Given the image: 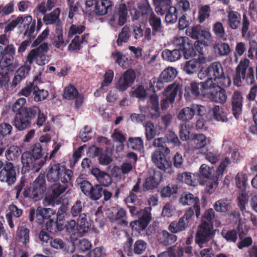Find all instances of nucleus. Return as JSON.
<instances>
[{
    "label": "nucleus",
    "instance_id": "nucleus-1",
    "mask_svg": "<svg viewBox=\"0 0 257 257\" xmlns=\"http://www.w3.org/2000/svg\"><path fill=\"white\" fill-rule=\"evenodd\" d=\"M214 217V211L212 209L207 210L202 217L201 223L198 227L195 237V242L200 247L204 246L215 234L213 228Z\"/></svg>",
    "mask_w": 257,
    "mask_h": 257
},
{
    "label": "nucleus",
    "instance_id": "nucleus-2",
    "mask_svg": "<svg viewBox=\"0 0 257 257\" xmlns=\"http://www.w3.org/2000/svg\"><path fill=\"white\" fill-rule=\"evenodd\" d=\"M153 145L156 148L152 155L153 163L160 170L171 174L173 172V169L171 163L165 158L170 152L169 148L166 147L165 139L163 138H157L154 140Z\"/></svg>",
    "mask_w": 257,
    "mask_h": 257
},
{
    "label": "nucleus",
    "instance_id": "nucleus-3",
    "mask_svg": "<svg viewBox=\"0 0 257 257\" xmlns=\"http://www.w3.org/2000/svg\"><path fill=\"white\" fill-rule=\"evenodd\" d=\"M42 156L40 144L34 145L31 151L24 152L21 157L23 171L29 172L35 170L38 172L45 163V159Z\"/></svg>",
    "mask_w": 257,
    "mask_h": 257
},
{
    "label": "nucleus",
    "instance_id": "nucleus-4",
    "mask_svg": "<svg viewBox=\"0 0 257 257\" xmlns=\"http://www.w3.org/2000/svg\"><path fill=\"white\" fill-rule=\"evenodd\" d=\"M203 93L209 99L216 102L224 103L227 96L224 89L216 85L211 79L205 80L202 83Z\"/></svg>",
    "mask_w": 257,
    "mask_h": 257
},
{
    "label": "nucleus",
    "instance_id": "nucleus-5",
    "mask_svg": "<svg viewBox=\"0 0 257 257\" xmlns=\"http://www.w3.org/2000/svg\"><path fill=\"white\" fill-rule=\"evenodd\" d=\"M177 75V70L172 67H168L160 74L159 77L153 78L150 81V86L153 91L161 89L164 83H168L175 79Z\"/></svg>",
    "mask_w": 257,
    "mask_h": 257
},
{
    "label": "nucleus",
    "instance_id": "nucleus-6",
    "mask_svg": "<svg viewBox=\"0 0 257 257\" xmlns=\"http://www.w3.org/2000/svg\"><path fill=\"white\" fill-rule=\"evenodd\" d=\"M48 50L47 43H44L38 48L32 50L27 56V63L30 65L35 62L39 65L46 64L49 61L48 57L46 55Z\"/></svg>",
    "mask_w": 257,
    "mask_h": 257
},
{
    "label": "nucleus",
    "instance_id": "nucleus-7",
    "mask_svg": "<svg viewBox=\"0 0 257 257\" xmlns=\"http://www.w3.org/2000/svg\"><path fill=\"white\" fill-rule=\"evenodd\" d=\"M127 7L124 4H121L118 8V12L109 15L107 18V23L111 27L116 29L123 25L126 21Z\"/></svg>",
    "mask_w": 257,
    "mask_h": 257
},
{
    "label": "nucleus",
    "instance_id": "nucleus-8",
    "mask_svg": "<svg viewBox=\"0 0 257 257\" xmlns=\"http://www.w3.org/2000/svg\"><path fill=\"white\" fill-rule=\"evenodd\" d=\"M204 112V106L197 104H192L181 109L177 117L179 120L183 121H188L191 120L195 114L201 116Z\"/></svg>",
    "mask_w": 257,
    "mask_h": 257
},
{
    "label": "nucleus",
    "instance_id": "nucleus-9",
    "mask_svg": "<svg viewBox=\"0 0 257 257\" xmlns=\"http://www.w3.org/2000/svg\"><path fill=\"white\" fill-rule=\"evenodd\" d=\"M180 89L181 85L177 83H173L169 85L165 89L163 93L164 98L161 100L162 109H167L174 102L175 98Z\"/></svg>",
    "mask_w": 257,
    "mask_h": 257
},
{
    "label": "nucleus",
    "instance_id": "nucleus-10",
    "mask_svg": "<svg viewBox=\"0 0 257 257\" xmlns=\"http://www.w3.org/2000/svg\"><path fill=\"white\" fill-rule=\"evenodd\" d=\"M193 214V209L192 208H189L178 221H173L170 224L169 230L172 233H177L184 230Z\"/></svg>",
    "mask_w": 257,
    "mask_h": 257
},
{
    "label": "nucleus",
    "instance_id": "nucleus-11",
    "mask_svg": "<svg viewBox=\"0 0 257 257\" xmlns=\"http://www.w3.org/2000/svg\"><path fill=\"white\" fill-rule=\"evenodd\" d=\"M135 78V72L132 69L128 70L121 75L115 87L119 91H124L134 83Z\"/></svg>",
    "mask_w": 257,
    "mask_h": 257
},
{
    "label": "nucleus",
    "instance_id": "nucleus-12",
    "mask_svg": "<svg viewBox=\"0 0 257 257\" xmlns=\"http://www.w3.org/2000/svg\"><path fill=\"white\" fill-rule=\"evenodd\" d=\"M26 103V99L25 98L21 97L18 99L12 106L13 111L16 113L21 115L29 116L33 112L37 113L39 112V108L37 106H33L31 107H25Z\"/></svg>",
    "mask_w": 257,
    "mask_h": 257
},
{
    "label": "nucleus",
    "instance_id": "nucleus-13",
    "mask_svg": "<svg viewBox=\"0 0 257 257\" xmlns=\"http://www.w3.org/2000/svg\"><path fill=\"white\" fill-rule=\"evenodd\" d=\"M179 202L184 206H192L195 211V215L198 218L200 215V206L199 198L190 193H183Z\"/></svg>",
    "mask_w": 257,
    "mask_h": 257
},
{
    "label": "nucleus",
    "instance_id": "nucleus-14",
    "mask_svg": "<svg viewBox=\"0 0 257 257\" xmlns=\"http://www.w3.org/2000/svg\"><path fill=\"white\" fill-rule=\"evenodd\" d=\"M67 188V184L61 185L59 183L53 184L51 186V194L45 197L43 202L44 205L46 206L54 204L55 199L65 192Z\"/></svg>",
    "mask_w": 257,
    "mask_h": 257
},
{
    "label": "nucleus",
    "instance_id": "nucleus-15",
    "mask_svg": "<svg viewBox=\"0 0 257 257\" xmlns=\"http://www.w3.org/2000/svg\"><path fill=\"white\" fill-rule=\"evenodd\" d=\"M16 180V173L11 163L5 166L0 172V181L6 182L9 185L14 183Z\"/></svg>",
    "mask_w": 257,
    "mask_h": 257
},
{
    "label": "nucleus",
    "instance_id": "nucleus-16",
    "mask_svg": "<svg viewBox=\"0 0 257 257\" xmlns=\"http://www.w3.org/2000/svg\"><path fill=\"white\" fill-rule=\"evenodd\" d=\"M46 190L45 180L43 176H39L34 182L32 189V199L37 200L42 197Z\"/></svg>",
    "mask_w": 257,
    "mask_h": 257
},
{
    "label": "nucleus",
    "instance_id": "nucleus-17",
    "mask_svg": "<svg viewBox=\"0 0 257 257\" xmlns=\"http://www.w3.org/2000/svg\"><path fill=\"white\" fill-rule=\"evenodd\" d=\"M206 72L208 73V78L206 80L211 79L212 82H215L217 79L222 76L223 70L220 63L215 62L211 63L206 69Z\"/></svg>",
    "mask_w": 257,
    "mask_h": 257
},
{
    "label": "nucleus",
    "instance_id": "nucleus-18",
    "mask_svg": "<svg viewBox=\"0 0 257 257\" xmlns=\"http://www.w3.org/2000/svg\"><path fill=\"white\" fill-rule=\"evenodd\" d=\"M130 13L133 20L138 19L141 15L143 19L148 20L154 15L150 6L147 4L140 6L139 11L135 8L130 10Z\"/></svg>",
    "mask_w": 257,
    "mask_h": 257
},
{
    "label": "nucleus",
    "instance_id": "nucleus-19",
    "mask_svg": "<svg viewBox=\"0 0 257 257\" xmlns=\"http://www.w3.org/2000/svg\"><path fill=\"white\" fill-rule=\"evenodd\" d=\"M37 113H32L29 116L16 113L14 119V125L20 131L26 128L31 123L30 120L34 117Z\"/></svg>",
    "mask_w": 257,
    "mask_h": 257
},
{
    "label": "nucleus",
    "instance_id": "nucleus-20",
    "mask_svg": "<svg viewBox=\"0 0 257 257\" xmlns=\"http://www.w3.org/2000/svg\"><path fill=\"white\" fill-rule=\"evenodd\" d=\"M208 141L209 139L204 134H195L191 139L190 149L192 151L201 150L206 146Z\"/></svg>",
    "mask_w": 257,
    "mask_h": 257
},
{
    "label": "nucleus",
    "instance_id": "nucleus-21",
    "mask_svg": "<svg viewBox=\"0 0 257 257\" xmlns=\"http://www.w3.org/2000/svg\"><path fill=\"white\" fill-rule=\"evenodd\" d=\"M162 180V174L159 171H154L148 176L144 184V187L147 190L157 187Z\"/></svg>",
    "mask_w": 257,
    "mask_h": 257
},
{
    "label": "nucleus",
    "instance_id": "nucleus-22",
    "mask_svg": "<svg viewBox=\"0 0 257 257\" xmlns=\"http://www.w3.org/2000/svg\"><path fill=\"white\" fill-rule=\"evenodd\" d=\"M91 174L102 185L105 187L108 186L112 182L111 178L108 174L97 168L92 169Z\"/></svg>",
    "mask_w": 257,
    "mask_h": 257
},
{
    "label": "nucleus",
    "instance_id": "nucleus-23",
    "mask_svg": "<svg viewBox=\"0 0 257 257\" xmlns=\"http://www.w3.org/2000/svg\"><path fill=\"white\" fill-rule=\"evenodd\" d=\"M19 66L17 61H14L13 57L3 56L0 60V68L3 71H13Z\"/></svg>",
    "mask_w": 257,
    "mask_h": 257
},
{
    "label": "nucleus",
    "instance_id": "nucleus-24",
    "mask_svg": "<svg viewBox=\"0 0 257 257\" xmlns=\"http://www.w3.org/2000/svg\"><path fill=\"white\" fill-rule=\"evenodd\" d=\"M183 71L188 75H192L196 73L199 70V63L195 58L186 61L181 65Z\"/></svg>",
    "mask_w": 257,
    "mask_h": 257
},
{
    "label": "nucleus",
    "instance_id": "nucleus-25",
    "mask_svg": "<svg viewBox=\"0 0 257 257\" xmlns=\"http://www.w3.org/2000/svg\"><path fill=\"white\" fill-rule=\"evenodd\" d=\"M212 35L209 29L203 28L201 35L198 41H196L195 44L196 49L199 51L198 48L199 45L206 47L209 46L211 43Z\"/></svg>",
    "mask_w": 257,
    "mask_h": 257
},
{
    "label": "nucleus",
    "instance_id": "nucleus-26",
    "mask_svg": "<svg viewBox=\"0 0 257 257\" xmlns=\"http://www.w3.org/2000/svg\"><path fill=\"white\" fill-rule=\"evenodd\" d=\"M232 108L235 117L236 119L239 118L241 113V94L239 91H235L232 96Z\"/></svg>",
    "mask_w": 257,
    "mask_h": 257
},
{
    "label": "nucleus",
    "instance_id": "nucleus-27",
    "mask_svg": "<svg viewBox=\"0 0 257 257\" xmlns=\"http://www.w3.org/2000/svg\"><path fill=\"white\" fill-rule=\"evenodd\" d=\"M8 211L6 214V218L9 225L11 228H13L14 227V224L12 219V216L19 217L22 214L23 211L17 206L12 204L9 206Z\"/></svg>",
    "mask_w": 257,
    "mask_h": 257
},
{
    "label": "nucleus",
    "instance_id": "nucleus-28",
    "mask_svg": "<svg viewBox=\"0 0 257 257\" xmlns=\"http://www.w3.org/2000/svg\"><path fill=\"white\" fill-rule=\"evenodd\" d=\"M112 6V3L110 0H98L95 5V13L98 15H104Z\"/></svg>",
    "mask_w": 257,
    "mask_h": 257
},
{
    "label": "nucleus",
    "instance_id": "nucleus-29",
    "mask_svg": "<svg viewBox=\"0 0 257 257\" xmlns=\"http://www.w3.org/2000/svg\"><path fill=\"white\" fill-rule=\"evenodd\" d=\"M158 240L160 243L164 245H168L174 243L177 240L175 235L163 230L158 233Z\"/></svg>",
    "mask_w": 257,
    "mask_h": 257
},
{
    "label": "nucleus",
    "instance_id": "nucleus-30",
    "mask_svg": "<svg viewBox=\"0 0 257 257\" xmlns=\"http://www.w3.org/2000/svg\"><path fill=\"white\" fill-rule=\"evenodd\" d=\"M60 164H51L48 168L47 174V178L48 181L51 182H56L59 181V175L60 168Z\"/></svg>",
    "mask_w": 257,
    "mask_h": 257
},
{
    "label": "nucleus",
    "instance_id": "nucleus-31",
    "mask_svg": "<svg viewBox=\"0 0 257 257\" xmlns=\"http://www.w3.org/2000/svg\"><path fill=\"white\" fill-rule=\"evenodd\" d=\"M54 213V211L51 208L38 207L36 210V217L38 218L39 223L42 224L45 220L50 219V217Z\"/></svg>",
    "mask_w": 257,
    "mask_h": 257
},
{
    "label": "nucleus",
    "instance_id": "nucleus-32",
    "mask_svg": "<svg viewBox=\"0 0 257 257\" xmlns=\"http://www.w3.org/2000/svg\"><path fill=\"white\" fill-rule=\"evenodd\" d=\"M89 223L87 220L86 215L85 213L80 215L77 223L78 236H81L86 233L88 229Z\"/></svg>",
    "mask_w": 257,
    "mask_h": 257
},
{
    "label": "nucleus",
    "instance_id": "nucleus-33",
    "mask_svg": "<svg viewBox=\"0 0 257 257\" xmlns=\"http://www.w3.org/2000/svg\"><path fill=\"white\" fill-rule=\"evenodd\" d=\"M150 25L153 29V35L159 36L163 32L161 19L155 14L148 19Z\"/></svg>",
    "mask_w": 257,
    "mask_h": 257
},
{
    "label": "nucleus",
    "instance_id": "nucleus-34",
    "mask_svg": "<svg viewBox=\"0 0 257 257\" xmlns=\"http://www.w3.org/2000/svg\"><path fill=\"white\" fill-rule=\"evenodd\" d=\"M182 55V51L179 49L170 50L166 49L162 52L163 58L170 62H175L180 59Z\"/></svg>",
    "mask_w": 257,
    "mask_h": 257
},
{
    "label": "nucleus",
    "instance_id": "nucleus-35",
    "mask_svg": "<svg viewBox=\"0 0 257 257\" xmlns=\"http://www.w3.org/2000/svg\"><path fill=\"white\" fill-rule=\"evenodd\" d=\"M141 113H144V116H150L152 118H156L160 115L159 106H142L139 105Z\"/></svg>",
    "mask_w": 257,
    "mask_h": 257
},
{
    "label": "nucleus",
    "instance_id": "nucleus-36",
    "mask_svg": "<svg viewBox=\"0 0 257 257\" xmlns=\"http://www.w3.org/2000/svg\"><path fill=\"white\" fill-rule=\"evenodd\" d=\"M127 146L132 150L141 151L144 149V142L141 137H131L127 141Z\"/></svg>",
    "mask_w": 257,
    "mask_h": 257
},
{
    "label": "nucleus",
    "instance_id": "nucleus-37",
    "mask_svg": "<svg viewBox=\"0 0 257 257\" xmlns=\"http://www.w3.org/2000/svg\"><path fill=\"white\" fill-rule=\"evenodd\" d=\"M59 175V181L63 184H67L71 180L73 175V172L71 170L67 169L64 166L60 165Z\"/></svg>",
    "mask_w": 257,
    "mask_h": 257
},
{
    "label": "nucleus",
    "instance_id": "nucleus-38",
    "mask_svg": "<svg viewBox=\"0 0 257 257\" xmlns=\"http://www.w3.org/2000/svg\"><path fill=\"white\" fill-rule=\"evenodd\" d=\"M68 42L63 38V34L61 31L58 32L56 35L54 37L52 44L56 48L63 50L66 47Z\"/></svg>",
    "mask_w": 257,
    "mask_h": 257
},
{
    "label": "nucleus",
    "instance_id": "nucleus-39",
    "mask_svg": "<svg viewBox=\"0 0 257 257\" xmlns=\"http://www.w3.org/2000/svg\"><path fill=\"white\" fill-rule=\"evenodd\" d=\"M87 37L88 35L81 36H76L69 44L68 50L70 51H74L79 50L81 48V45Z\"/></svg>",
    "mask_w": 257,
    "mask_h": 257
},
{
    "label": "nucleus",
    "instance_id": "nucleus-40",
    "mask_svg": "<svg viewBox=\"0 0 257 257\" xmlns=\"http://www.w3.org/2000/svg\"><path fill=\"white\" fill-rule=\"evenodd\" d=\"M125 215L126 211L123 208H120L119 210H117L113 208L111 210H108L107 212V217L111 221L122 218Z\"/></svg>",
    "mask_w": 257,
    "mask_h": 257
},
{
    "label": "nucleus",
    "instance_id": "nucleus-41",
    "mask_svg": "<svg viewBox=\"0 0 257 257\" xmlns=\"http://www.w3.org/2000/svg\"><path fill=\"white\" fill-rule=\"evenodd\" d=\"M29 229L24 226L19 227L17 230V235L20 241H21L26 246L29 242Z\"/></svg>",
    "mask_w": 257,
    "mask_h": 257
},
{
    "label": "nucleus",
    "instance_id": "nucleus-42",
    "mask_svg": "<svg viewBox=\"0 0 257 257\" xmlns=\"http://www.w3.org/2000/svg\"><path fill=\"white\" fill-rule=\"evenodd\" d=\"M194 178V174H191L190 173L188 172L180 173L177 176V179L179 181L191 186L195 185L196 181Z\"/></svg>",
    "mask_w": 257,
    "mask_h": 257
},
{
    "label": "nucleus",
    "instance_id": "nucleus-43",
    "mask_svg": "<svg viewBox=\"0 0 257 257\" xmlns=\"http://www.w3.org/2000/svg\"><path fill=\"white\" fill-rule=\"evenodd\" d=\"M65 228L67 231L70 234V238L72 240L77 239L78 233L77 232V227L76 221L74 220H71L65 224Z\"/></svg>",
    "mask_w": 257,
    "mask_h": 257
},
{
    "label": "nucleus",
    "instance_id": "nucleus-44",
    "mask_svg": "<svg viewBox=\"0 0 257 257\" xmlns=\"http://www.w3.org/2000/svg\"><path fill=\"white\" fill-rule=\"evenodd\" d=\"M203 27L200 25L193 26L188 28L186 31V34L188 36L198 41L201 35Z\"/></svg>",
    "mask_w": 257,
    "mask_h": 257
},
{
    "label": "nucleus",
    "instance_id": "nucleus-45",
    "mask_svg": "<svg viewBox=\"0 0 257 257\" xmlns=\"http://www.w3.org/2000/svg\"><path fill=\"white\" fill-rule=\"evenodd\" d=\"M199 183L202 186H206V191L209 193H213L218 185L217 180L215 178L200 181Z\"/></svg>",
    "mask_w": 257,
    "mask_h": 257
},
{
    "label": "nucleus",
    "instance_id": "nucleus-46",
    "mask_svg": "<svg viewBox=\"0 0 257 257\" xmlns=\"http://www.w3.org/2000/svg\"><path fill=\"white\" fill-rule=\"evenodd\" d=\"M154 3L156 6V12L158 14L162 15L165 13L170 4V0H154Z\"/></svg>",
    "mask_w": 257,
    "mask_h": 257
},
{
    "label": "nucleus",
    "instance_id": "nucleus-47",
    "mask_svg": "<svg viewBox=\"0 0 257 257\" xmlns=\"http://www.w3.org/2000/svg\"><path fill=\"white\" fill-rule=\"evenodd\" d=\"M60 11L59 9H55L49 15H45L43 21L46 25H51L55 23L59 18Z\"/></svg>",
    "mask_w": 257,
    "mask_h": 257
},
{
    "label": "nucleus",
    "instance_id": "nucleus-48",
    "mask_svg": "<svg viewBox=\"0 0 257 257\" xmlns=\"http://www.w3.org/2000/svg\"><path fill=\"white\" fill-rule=\"evenodd\" d=\"M130 29L128 27L125 26L122 28L121 32L119 34L117 44L118 46H121L123 43H126L130 37Z\"/></svg>",
    "mask_w": 257,
    "mask_h": 257
},
{
    "label": "nucleus",
    "instance_id": "nucleus-49",
    "mask_svg": "<svg viewBox=\"0 0 257 257\" xmlns=\"http://www.w3.org/2000/svg\"><path fill=\"white\" fill-rule=\"evenodd\" d=\"M213 113L214 118L218 121L222 122L227 120V112L220 108L219 106H215L213 108Z\"/></svg>",
    "mask_w": 257,
    "mask_h": 257
},
{
    "label": "nucleus",
    "instance_id": "nucleus-50",
    "mask_svg": "<svg viewBox=\"0 0 257 257\" xmlns=\"http://www.w3.org/2000/svg\"><path fill=\"white\" fill-rule=\"evenodd\" d=\"M21 153V150L19 147L13 146L6 151V156L9 160H13L20 156Z\"/></svg>",
    "mask_w": 257,
    "mask_h": 257
},
{
    "label": "nucleus",
    "instance_id": "nucleus-51",
    "mask_svg": "<svg viewBox=\"0 0 257 257\" xmlns=\"http://www.w3.org/2000/svg\"><path fill=\"white\" fill-rule=\"evenodd\" d=\"M214 208L217 212H225L230 208V205L226 199H220L214 203Z\"/></svg>",
    "mask_w": 257,
    "mask_h": 257
},
{
    "label": "nucleus",
    "instance_id": "nucleus-52",
    "mask_svg": "<svg viewBox=\"0 0 257 257\" xmlns=\"http://www.w3.org/2000/svg\"><path fill=\"white\" fill-rule=\"evenodd\" d=\"M229 25L232 29H236L240 24V15L237 12H230L228 14Z\"/></svg>",
    "mask_w": 257,
    "mask_h": 257
},
{
    "label": "nucleus",
    "instance_id": "nucleus-53",
    "mask_svg": "<svg viewBox=\"0 0 257 257\" xmlns=\"http://www.w3.org/2000/svg\"><path fill=\"white\" fill-rule=\"evenodd\" d=\"M210 7L208 5L202 6L199 8L198 19L200 23H203L210 15Z\"/></svg>",
    "mask_w": 257,
    "mask_h": 257
},
{
    "label": "nucleus",
    "instance_id": "nucleus-54",
    "mask_svg": "<svg viewBox=\"0 0 257 257\" xmlns=\"http://www.w3.org/2000/svg\"><path fill=\"white\" fill-rule=\"evenodd\" d=\"M78 94L77 90L75 87L72 85H69L66 87L63 93V97L66 99H73L75 98Z\"/></svg>",
    "mask_w": 257,
    "mask_h": 257
},
{
    "label": "nucleus",
    "instance_id": "nucleus-55",
    "mask_svg": "<svg viewBox=\"0 0 257 257\" xmlns=\"http://www.w3.org/2000/svg\"><path fill=\"white\" fill-rule=\"evenodd\" d=\"M151 208L150 207H146L144 209H140L137 217L148 223H149L152 220Z\"/></svg>",
    "mask_w": 257,
    "mask_h": 257
},
{
    "label": "nucleus",
    "instance_id": "nucleus-56",
    "mask_svg": "<svg viewBox=\"0 0 257 257\" xmlns=\"http://www.w3.org/2000/svg\"><path fill=\"white\" fill-rule=\"evenodd\" d=\"M33 95L36 102L44 100L48 96V92L44 89H39L37 86H35Z\"/></svg>",
    "mask_w": 257,
    "mask_h": 257
},
{
    "label": "nucleus",
    "instance_id": "nucleus-57",
    "mask_svg": "<svg viewBox=\"0 0 257 257\" xmlns=\"http://www.w3.org/2000/svg\"><path fill=\"white\" fill-rule=\"evenodd\" d=\"M213 32L218 38L225 40V30L221 23L217 22L213 26Z\"/></svg>",
    "mask_w": 257,
    "mask_h": 257
},
{
    "label": "nucleus",
    "instance_id": "nucleus-58",
    "mask_svg": "<svg viewBox=\"0 0 257 257\" xmlns=\"http://www.w3.org/2000/svg\"><path fill=\"white\" fill-rule=\"evenodd\" d=\"M146 137L148 140H152L156 135V130L154 123L151 121L147 122L145 125Z\"/></svg>",
    "mask_w": 257,
    "mask_h": 257
},
{
    "label": "nucleus",
    "instance_id": "nucleus-59",
    "mask_svg": "<svg viewBox=\"0 0 257 257\" xmlns=\"http://www.w3.org/2000/svg\"><path fill=\"white\" fill-rule=\"evenodd\" d=\"M102 196V188L100 185H97L92 187L89 195L87 196L89 197L91 199L97 200L99 199Z\"/></svg>",
    "mask_w": 257,
    "mask_h": 257
},
{
    "label": "nucleus",
    "instance_id": "nucleus-60",
    "mask_svg": "<svg viewBox=\"0 0 257 257\" xmlns=\"http://www.w3.org/2000/svg\"><path fill=\"white\" fill-rule=\"evenodd\" d=\"M178 188L176 185L169 184L163 188L161 190V196L163 197H169L177 193Z\"/></svg>",
    "mask_w": 257,
    "mask_h": 257
},
{
    "label": "nucleus",
    "instance_id": "nucleus-61",
    "mask_svg": "<svg viewBox=\"0 0 257 257\" xmlns=\"http://www.w3.org/2000/svg\"><path fill=\"white\" fill-rule=\"evenodd\" d=\"M149 223L140 219L132 221L130 223V226L133 230L140 232L147 227Z\"/></svg>",
    "mask_w": 257,
    "mask_h": 257
},
{
    "label": "nucleus",
    "instance_id": "nucleus-62",
    "mask_svg": "<svg viewBox=\"0 0 257 257\" xmlns=\"http://www.w3.org/2000/svg\"><path fill=\"white\" fill-rule=\"evenodd\" d=\"M76 247L80 252H84L91 248L92 244L88 239L83 238L78 241Z\"/></svg>",
    "mask_w": 257,
    "mask_h": 257
},
{
    "label": "nucleus",
    "instance_id": "nucleus-63",
    "mask_svg": "<svg viewBox=\"0 0 257 257\" xmlns=\"http://www.w3.org/2000/svg\"><path fill=\"white\" fill-rule=\"evenodd\" d=\"M176 11V8L173 7L169 9L165 17V21L167 23L173 24L176 22L177 19Z\"/></svg>",
    "mask_w": 257,
    "mask_h": 257
},
{
    "label": "nucleus",
    "instance_id": "nucleus-64",
    "mask_svg": "<svg viewBox=\"0 0 257 257\" xmlns=\"http://www.w3.org/2000/svg\"><path fill=\"white\" fill-rule=\"evenodd\" d=\"M212 172L213 169L212 168L206 164H202L200 167L199 174L200 176L204 177L205 179H209L212 178Z\"/></svg>",
    "mask_w": 257,
    "mask_h": 257
}]
</instances>
